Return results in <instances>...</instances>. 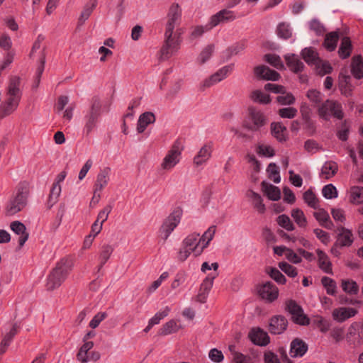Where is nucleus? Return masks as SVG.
Listing matches in <instances>:
<instances>
[{"mask_svg": "<svg viewBox=\"0 0 363 363\" xmlns=\"http://www.w3.org/2000/svg\"><path fill=\"white\" fill-rule=\"evenodd\" d=\"M73 265L74 261L72 257L68 256L60 259L48 276L46 289L52 291L59 288L67 279Z\"/></svg>", "mask_w": 363, "mask_h": 363, "instance_id": "obj_1", "label": "nucleus"}, {"mask_svg": "<svg viewBox=\"0 0 363 363\" xmlns=\"http://www.w3.org/2000/svg\"><path fill=\"white\" fill-rule=\"evenodd\" d=\"M216 232V226L211 225L203 234L192 233L182 241V246L186 250H205L209 247Z\"/></svg>", "mask_w": 363, "mask_h": 363, "instance_id": "obj_2", "label": "nucleus"}, {"mask_svg": "<svg viewBox=\"0 0 363 363\" xmlns=\"http://www.w3.org/2000/svg\"><path fill=\"white\" fill-rule=\"evenodd\" d=\"M28 193V184L25 182L20 183L7 203L6 214L13 216L22 211L27 204Z\"/></svg>", "mask_w": 363, "mask_h": 363, "instance_id": "obj_3", "label": "nucleus"}, {"mask_svg": "<svg viewBox=\"0 0 363 363\" xmlns=\"http://www.w3.org/2000/svg\"><path fill=\"white\" fill-rule=\"evenodd\" d=\"M183 147L179 140H176L167 151L161 162V168L164 171L172 170L179 163L182 157Z\"/></svg>", "mask_w": 363, "mask_h": 363, "instance_id": "obj_4", "label": "nucleus"}, {"mask_svg": "<svg viewBox=\"0 0 363 363\" xmlns=\"http://www.w3.org/2000/svg\"><path fill=\"white\" fill-rule=\"evenodd\" d=\"M318 113L320 118L328 121L331 116L342 119L344 116L342 105L333 100L327 99L318 108Z\"/></svg>", "mask_w": 363, "mask_h": 363, "instance_id": "obj_5", "label": "nucleus"}, {"mask_svg": "<svg viewBox=\"0 0 363 363\" xmlns=\"http://www.w3.org/2000/svg\"><path fill=\"white\" fill-rule=\"evenodd\" d=\"M181 41L177 32H171L170 35H168V32H165L164 44L161 49L162 60H167L176 55L180 48Z\"/></svg>", "mask_w": 363, "mask_h": 363, "instance_id": "obj_6", "label": "nucleus"}, {"mask_svg": "<svg viewBox=\"0 0 363 363\" xmlns=\"http://www.w3.org/2000/svg\"><path fill=\"white\" fill-rule=\"evenodd\" d=\"M182 216L181 210L174 211L163 221L160 230V237L163 240H167L174 230L179 224Z\"/></svg>", "mask_w": 363, "mask_h": 363, "instance_id": "obj_7", "label": "nucleus"}, {"mask_svg": "<svg viewBox=\"0 0 363 363\" xmlns=\"http://www.w3.org/2000/svg\"><path fill=\"white\" fill-rule=\"evenodd\" d=\"M267 123V118L261 111L250 107L248 108V115L244 121V126L248 130L256 131Z\"/></svg>", "mask_w": 363, "mask_h": 363, "instance_id": "obj_8", "label": "nucleus"}, {"mask_svg": "<svg viewBox=\"0 0 363 363\" xmlns=\"http://www.w3.org/2000/svg\"><path fill=\"white\" fill-rule=\"evenodd\" d=\"M285 309L291 315V320L296 324L301 325L310 324L309 318L304 314L302 307L296 301L292 299L286 301Z\"/></svg>", "mask_w": 363, "mask_h": 363, "instance_id": "obj_9", "label": "nucleus"}, {"mask_svg": "<svg viewBox=\"0 0 363 363\" xmlns=\"http://www.w3.org/2000/svg\"><path fill=\"white\" fill-rule=\"evenodd\" d=\"M20 86V78L18 77H12L10 79L8 85L5 101L13 104V106H18L21 98V91Z\"/></svg>", "mask_w": 363, "mask_h": 363, "instance_id": "obj_10", "label": "nucleus"}, {"mask_svg": "<svg viewBox=\"0 0 363 363\" xmlns=\"http://www.w3.org/2000/svg\"><path fill=\"white\" fill-rule=\"evenodd\" d=\"M182 20V9L177 4H173L170 6L167 13V21L166 23L165 32L175 33L174 29L178 26Z\"/></svg>", "mask_w": 363, "mask_h": 363, "instance_id": "obj_11", "label": "nucleus"}, {"mask_svg": "<svg viewBox=\"0 0 363 363\" xmlns=\"http://www.w3.org/2000/svg\"><path fill=\"white\" fill-rule=\"evenodd\" d=\"M234 69V65L230 64L225 65L220 69H219L216 73L210 76L208 78L206 79L203 82V87H210L224 79H225L233 71Z\"/></svg>", "mask_w": 363, "mask_h": 363, "instance_id": "obj_12", "label": "nucleus"}, {"mask_svg": "<svg viewBox=\"0 0 363 363\" xmlns=\"http://www.w3.org/2000/svg\"><path fill=\"white\" fill-rule=\"evenodd\" d=\"M259 296L267 303H272L279 296L278 288L271 281H266L258 288Z\"/></svg>", "mask_w": 363, "mask_h": 363, "instance_id": "obj_13", "label": "nucleus"}, {"mask_svg": "<svg viewBox=\"0 0 363 363\" xmlns=\"http://www.w3.org/2000/svg\"><path fill=\"white\" fill-rule=\"evenodd\" d=\"M288 320L282 315H273L269 319V331L273 335L282 334L287 328Z\"/></svg>", "mask_w": 363, "mask_h": 363, "instance_id": "obj_14", "label": "nucleus"}, {"mask_svg": "<svg viewBox=\"0 0 363 363\" xmlns=\"http://www.w3.org/2000/svg\"><path fill=\"white\" fill-rule=\"evenodd\" d=\"M236 18L234 11L226 9H222L210 18V28H214L222 23L233 21Z\"/></svg>", "mask_w": 363, "mask_h": 363, "instance_id": "obj_15", "label": "nucleus"}, {"mask_svg": "<svg viewBox=\"0 0 363 363\" xmlns=\"http://www.w3.org/2000/svg\"><path fill=\"white\" fill-rule=\"evenodd\" d=\"M337 230L336 245L339 247H350L354 240L352 232L343 227L339 228Z\"/></svg>", "mask_w": 363, "mask_h": 363, "instance_id": "obj_16", "label": "nucleus"}, {"mask_svg": "<svg viewBox=\"0 0 363 363\" xmlns=\"http://www.w3.org/2000/svg\"><path fill=\"white\" fill-rule=\"evenodd\" d=\"M213 145L211 143L205 144L201 147L194 157V164L196 167L206 164L211 157Z\"/></svg>", "mask_w": 363, "mask_h": 363, "instance_id": "obj_17", "label": "nucleus"}, {"mask_svg": "<svg viewBox=\"0 0 363 363\" xmlns=\"http://www.w3.org/2000/svg\"><path fill=\"white\" fill-rule=\"evenodd\" d=\"M249 337L255 345L265 346L270 342L267 332L260 328H254L249 333Z\"/></svg>", "mask_w": 363, "mask_h": 363, "instance_id": "obj_18", "label": "nucleus"}, {"mask_svg": "<svg viewBox=\"0 0 363 363\" xmlns=\"http://www.w3.org/2000/svg\"><path fill=\"white\" fill-rule=\"evenodd\" d=\"M110 168L106 167L98 173L94 183V190L101 193L103 189L108 185L110 180Z\"/></svg>", "mask_w": 363, "mask_h": 363, "instance_id": "obj_19", "label": "nucleus"}, {"mask_svg": "<svg viewBox=\"0 0 363 363\" xmlns=\"http://www.w3.org/2000/svg\"><path fill=\"white\" fill-rule=\"evenodd\" d=\"M11 230L18 236V242L21 247L27 241L29 234L26 232L25 225L20 221H13L10 225Z\"/></svg>", "mask_w": 363, "mask_h": 363, "instance_id": "obj_20", "label": "nucleus"}, {"mask_svg": "<svg viewBox=\"0 0 363 363\" xmlns=\"http://www.w3.org/2000/svg\"><path fill=\"white\" fill-rule=\"evenodd\" d=\"M255 74L257 77L272 81L279 80L280 75L264 65L257 66L255 68Z\"/></svg>", "mask_w": 363, "mask_h": 363, "instance_id": "obj_21", "label": "nucleus"}, {"mask_svg": "<svg viewBox=\"0 0 363 363\" xmlns=\"http://www.w3.org/2000/svg\"><path fill=\"white\" fill-rule=\"evenodd\" d=\"M308 350V345L301 339L295 338L291 342L290 354L291 357H303Z\"/></svg>", "mask_w": 363, "mask_h": 363, "instance_id": "obj_22", "label": "nucleus"}, {"mask_svg": "<svg viewBox=\"0 0 363 363\" xmlns=\"http://www.w3.org/2000/svg\"><path fill=\"white\" fill-rule=\"evenodd\" d=\"M357 311L353 308L341 307L336 308L333 312V317L334 320L338 322H343L345 320L354 316Z\"/></svg>", "mask_w": 363, "mask_h": 363, "instance_id": "obj_23", "label": "nucleus"}, {"mask_svg": "<svg viewBox=\"0 0 363 363\" xmlns=\"http://www.w3.org/2000/svg\"><path fill=\"white\" fill-rule=\"evenodd\" d=\"M347 198L352 204H363V187L352 186L347 191Z\"/></svg>", "mask_w": 363, "mask_h": 363, "instance_id": "obj_24", "label": "nucleus"}, {"mask_svg": "<svg viewBox=\"0 0 363 363\" xmlns=\"http://www.w3.org/2000/svg\"><path fill=\"white\" fill-rule=\"evenodd\" d=\"M155 121V116L152 112H145L142 113L138 120L137 123V131L138 133H143L146 128L154 123Z\"/></svg>", "mask_w": 363, "mask_h": 363, "instance_id": "obj_25", "label": "nucleus"}, {"mask_svg": "<svg viewBox=\"0 0 363 363\" xmlns=\"http://www.w3.org/2000/svg\"><path fill=\"white\" fill-rule=\"evenodd\" d=\"M338 170V165L333 161H327L322 166L320 177L322 179H330L334 177Z\"/></svg>", "mask_w": 363, "mask_h": 363, "instance_id": "obj_26", "label": "nucleus"}, {"mask_svg": "<svg viewBox=\"0 0 363 363\" xmlns=\"http://www.w3.org/2000/svg\"><path fill=\"white\" fill-rule=\"evenodd\" d=\"M351 73L357 79H360L363 77V59L362 56L357 55L352 57Z\"/></svg>", "mask_w": 363, "mask_h": 363, "instance_id": "obj_27", "label": "nucleus"}, {"mask_svg": "<svg viewBox=\"0 0 363 363\" xmlns=\"http://www.w3.org/2000/svg\"><path fill=\"white\" fill-rule=\"evenodd\" d=\"M314 217L322 226L331 230L333 228V223L331 221L329 214L322 208L318 210L313 213Z\"/></svg>", "mask_w": 363, "mask_h": 363, "instance_id": "obj_28", "label": "nucleus"}, {"mask_svg": "<svg viewBox=\"0 0 363 363\" xmlns=\"http://www.w3.org/2000/svg\"><path fill=\"white\" fill-rule=\"evenodd\" d=\"M306 97L314 107L319 106L324 102V95L315 89H310L306 92Z\"/></svg>", "mask_w": 363, "mask_h": 363, "instance_id": "obj_29", "label": "nucleus"}, {"mask_svg": "<svg viewBox=\"0 0 363 363\" xmlns=\"http://www.w3.org/2000/svg\"><path fill=\"white\" fill-rule=\"evenodd\" d=\"M287 66L294 72H299L302 71L304 65L303 63L298 59V56L292 55H286L285 56Z\"/></svg>", "mask_w": 363, "mask_h": 363, "instance_id": "obj_30", "label": "nucleus"}, {"mask_svg": "<svg viewBox=\"0 0 363 363\" xmlns=\"http://www.w3.org/2000/svg\"><path fill=\"white\" fill-rule=\"evenodd\" d=\"M262 189L267 197L272 201H278L281 198L279 189L272 184L263 182Z\"/></svg>", "mask_w": 363, "mask_h": 363, "instance_id": "obj_31", "label": "nucleus"}, {"mask_svg": "<svg viewBox=\"0 0 363 363\" xmlns=\"http://www.w3.org/2000/svg\"><path fill=\"white\" fill-rule=\"evenodd\" d=\"M247 196L252 202L254 208L259 213H264L265 211V206L262 202L261 196L256 192L249 190L247 192Z\"/></svg>", "mask_w": 363, "mask_h": 363, "instance_id": "obj_32", "label": "nucleus"}, {"mask_svg": "<svg viewBox=\"0 0 363 363\" xmlns=\"http://www.w3.org/2000/svg\"><path fill=\"white\" fill-rule=\"evenodd\" d=\"M318 252V262L319 267L327 274H333L332 264L324 251Z\"/></svg>", "mask_w": 363, "mask_h": 363, "instance_id": "obj_33", "label": "nucleus"}, {"mask_svg": "<svg viewBox=\"0 0 363 363\" xmlns=\"http://www.w3.org/2000/svg\"><path fill=\"white\" fill-rule=\"evenodd\" d=\"M272 134L279 141L283 142L286 140L287 131L286 127L279 123H273L271 125Z\"/></svg>", "mask_w": 363, "mask_h": 363, "instance_id": "obj_34", "label": "nucleus"}, {"mask_svg": "<svg viewBox=\"0 0 363 363\" xmlns=\"http://www.w3.org/2000/svg\"><path fill=\"white\" fill-rule=\"evenodd\" d=\"M96 5V0H89V1L85 4L79 18V23L80 24H83L89 18Z\"/></svg>", "mask_w": 363, "mask_h": 363, "instance_id": "obj_35", "label": "nucleus"}, {"mask_svg": "<svg viewBox=\"0 0 363 363\" xmlns=\"http://www.w3.org/2000/svg\"><path fill=\"white\" fill-rule=\"evenodd\" d=\"M99 118L89 114H86L84 118L83 133L89 135L96 127Z\"/></svg>", "mask_w": 363, "mask_h": 363, "instance_id": "obj_36", "label": "nucleus"}, {"mask_svg": "<svg viewBox=\"0 0 363 363\" xmlns=\"http://www.w3.org/2000/svg\"><path fill=\"white\" fill-rule=\"evenodd\" d=\"M302 56L308 65H315L319 62L317 52L311 48L303 49L302 50Z\"/></svg>", "mask_w": 363, "mask_h": 363, "instance_id": "obj_37", "label": "nucleus"}, {"mask_svg": "<svg viewBox=\"0 0 363 363\" xmlns=\"http://www.w3.org/2000/svg\"><path fill=\"white\" fill-rule=\"evenodd\" d=\"M352 50L351 40L349 38L345 37L342 39L338 53L341 58L345 59L350 55Z\"/></svg>", "mask_w": 363, "mask_h": 363, "instance_id": "obj_38", "label": "nucleus"}, {"mask_svg": "<svg viewBox=\"0 0 363 363\" xmlns=\"http://www.w3.org/2000/svg\"><path fill=\"white\" fill-rule=\"evenodd\" d=\"M291 216L299 227L304 228L306 226L307 220L302 210L294 208L291 211Z\"/></svg>", "mask_w": 363, "mask_h": 363, "instance_id": "obj_39", "label": "nucleus"}, {"mask_svg": "<svg viewBox=\"0 0 363 363\" xmlns=\"http://www.w3.org/2000/svg\"><path fill=\"white\" fill-rule=\"evenodd\" d=\"M250 97L253 101L262 104H267L271 101L269 95L264 93L261 90L253 91L251 93Z\"/></svg>", "mask_w": 363, "mask_h": 363, "instance_id": "obj_40", "label": "nucleus"}, {"mask_svg": "<svg viewBox=\"0 0 363 363\" xmlns=\"http://www.w3.org/2000/svg\"><path fill=\"white\" fill-rule=\"evenodd\" d=\"M338 38L339 36L337 32H331L328 33L325 38V48L330 51L334 50L336 48Z\"/></svg>", "mask_w": 363, "mask_h": 363, "instance_id": "obj_41", "label": "nucleus"}, {"mask_svg": "<svg viewBox=\"0 0 363 363\" xmlns=\"http://www.w3.org/2000/svg\"><path fill=\"white\" fill-rule=\"evenodd\" d=\"M303 199L304 201L310 207L318 209L319 208V201L316 197L315 194L311 190L306 191L303 194Z\"/></svg>", "mask_w": 363, "mask_h": 363, "instance_id": "obj_42", "label": "nucleus"}, {"mask_svg": "<svg viewBox=\"0 0 363 363\" xmlns=\"http://www.w3.org/2000/svg\"><path fill=\"white\" fill-rule=\"evenodd\" d=\"M267 272L269 277L273 279L279 284H284L286 279L284 275L277 268L269 267L267 269Z\"/></svg>", "mask_w": 363, "mask_h": 363, "instance_id": "obj_43", "label": "nucleus"}, {"mask_svg": "<svg viewBox=\"0 0 363 363\" xmlns=\"http://www.w3.org/2000/svg\"><path fill=\"white\" fill-rule=\"evenodd\" d=\"M214 51V47L212 45H208L201 51L200 55L197 58V62L200 65H203L206 63L212 56V54Z\"/></svg>", "mask_w": 363, "mask_h": 363, "instance_id": "obj_44", "label": "nucleus"}, {"mask_svg": "<svg viewBox=\"0 0 363 363\" xmlns=\"http://www.w3.org/2000/svg\"><path fill=\"white\" fill-rule=\"evenodd\" d=\"M267 172L269 178L274 183L279 184L281 182V177L278 167L275 163H270L267 167Z\"/></svg>", "mask_w": 363, "mask_h": 363, "instance_id": "obj_45", "label": "nucleus"}, {"mask_svg": "<svg viewBox=\"0 0 363 363\" xmlns=\"http://www.w3.org/2000/svg\"><path fill=\"white\" fill-rule=\"evenodd\" d=\"M277 35L284 39H289L292 36V30L289 24L281 23L277 26Z\"/></svg>", "mask_w": 363, "mask_h": 363, "instance_id": "obj_46", "label": "nucleus"}, {"mask_svg": "<svg viewBox=\"0 0 363 363\" xmlns=\"http://www.w3.org/2000/svg\"><path fill=\"white\" fill-rule=\"evenodd\" d=\"M278 225L288 231L294 230V225L289 217L285 214L280 215L277 218Z\"/></svg>", "mask_w": 363, "mask_h": 363, "instance_id": "obj_47", "label": "nucleus"}, {"mask_svg": "<svg viewBox=\"0 0 363 363\" xmlns=\"http://www.w3.org/2000/svg\"><path fill=\"white\" fill-rule=\"evenodd\" d=\"M342 288L344 291L350 294H357L359 291L357 284L352 280H342Z\"/></svg>", "mask_w": 363, "mask_h": 363, "instance_id": "obj_48", "label": "nucleus"}, {"mask_svg": "<svg viewBox=\"0 0 363 363\" xmlns=\"http://www.w3.org/2000/svg\"><path fill=\"white\" fill-rule=\"evenodd\" d=\"M179 326L174 320H171L163 325L162 328L160 330V334L162 335H167L173 333L177 332Z\"/></svg>", "mask_w": 363, "mask_h": 363, "instance_id": "obj_49", "label": "nucleus"}, {"mask_svg": "<svg viewBox=\"0 0 363 363\" xmlns=\"http://www.w3.org/2000/svg\"><path fill=\"white\" fill-rule=\"evenodd\" d=\"M321 283L325 288L327 294L329 295H335L336 293V283L330 277H323L321 279Z\"/></svg>", "mask_w": 363, "mask_h": 363, "instance_id": "obj_50", "label": "nucleus"}, {"mask_svg": "<svg viewBox=\"0 0 363 363\" xmlns=\"http://www.w3.org/2000/svg\"><path fill=\"white\" fill-rule=\"evenodd\" d=\"M323 196L327 199H336L338 196V192L336 187L329 184L323 186L322 189Z\"/></svg>", "mask_w": 363, "mask_h": 363, "instance_id": "obj_51", "label": "nucleus"}, {"mask_svg": "<svg viewBox=\"0 0 363 363\" xmlns=\"http://www.w3.org/2000/svg\"><path fill=\"white\" fill-rule=\"evenodd\" d=\"M216 276V274L208 275L207 277H206L205 279L203 281V282L201 284L199 292L203 293V294L208 295V293L213 286V280H214Z\"/></svg>", "mask_w": 363, "mask_h": 363, "instance_id": "obj_52", "label": "nucleus"}, {"mask_svg": "<svg viewBox=\"0 0 363 363\" xmlns=\"http://www.w3.org/2000/svg\"><path fill=\"white\" fill-rule=\"evenodd\" d=\"M17 106H13V104L4 100L0 105V116L5 117L10 115L17 108Z\"/></svg>", "mask_w": 363, "mask_h": 363, "instance_id": "obj_53", "label": "nucleus"}, {"mask_svg": "<svg viewBox=\"0 0 363 363\" xmlns=\"http://www.w3.org/2000/svg\"><path fill=\"white\" fill-rule=\"evenodd\" d=\"M101 113V103L97 98L93 99L89 111L86 113L90 116L99 118Z\"/></svg>", "mask_w": 363, "mask_h": 363, "instance_id": "obj_54", "label": "nucleus"}, {"mask_svg": "<svg viewBox=\"0 0 363 363\" xmlns=\"http://www.w3.org/2000/svg\"><path fill=\"white\" fill-rule=\"evenodd\" d=\"M264 59L268 63L277 69H282L284 67L283 62L278 55L274 54H267L265 55Z\"/></svg>", "mask_w": 363, "mask_h": 363, "instance_id": "obj_55", "label": "nucleus"}, {"mask_svg": "<svg viewBox=\"0 0 363 363\" xmlns=\"http://www.w3.org/2000/svg\"><path fill=\"white\" fill-rule=\"evenodd\" d=\"M278 266L280 269L286 274L289 277H295L297 276V270L296 267L289 264L286 262H279Z\"/></svg>", "mask_w": 363, "mask_h": 363, "instance_id": "obj_56", "label": "nucleus"}, {"mask_svg": "<svg viewBox=\"0 0 363 363\" xmlns=\"http://www.w3.org/2000/svg\"><path fill=\"white\" fill-rule=\"evenodd\" d=\"M277 101L281 105H291L295 102V97L291 93L285 91V94L277 96Z\"/></svg>", "mask_w": 363, "mask_h": 363, "instance_id": "obj_57", "label": "nucleus"}, {"mask_svg": "<svg viewBox=\"0 0 363 363\" xmlns=\"http://www.w3.org/2000/svg\"><path fill=\"white\" fill-rule=\"evenodd\" d=\"M257 153L267 157H272L274 155V148L267 144H261L257 147Z\"/></svg>", "mask_w": 363, "mask_h": 363, "instance_id": "obj_58", "label": "nucleus"}, {"mask_svg": "<svg viewBox=\"0 0 363 363\" xmlns=\"http://www.w3.org/2000/svg\"><path fill=\"white\" fill-rule=\"evenodd\" d=\"M62 187L61 185L53 184V186L51 189L50 196H49V203L52 206L55 203L61 194Z\"/></svg>", "mask_w": 363, "mask_h": 363, "instance_id": "obj_59", "label": "nucleus"}, {"mask_svg": "<svg viewBox=\"0 0 363 363\" xmlns=\"http://www.w3.org/2000/svg\"><path fill=\"white\" fill-rule=\"evenodd\" d=\"M113 206L111 205L106 206L102 210H101L97 216V218L96 221H98L99 223H103L107 220L108 218L109 213L111 212Z\"/></svg>", "mask_w": 363, "mask_h": 363, "instance_id": "obj_60", "label": "nucleus"}, {"mask_svg": "<svg viewBox=\"0 0 363 363\" xmlns=\"http://www.w3.org/2000/svg\"><path fill=\"white\" fill-rule=\"evenodd\" d=\"M309 28L314 31L316 35H320L324 33L325 28L323 25L317 19L314 18L309 22Z\"/></svg>", "mask_w": 363, "mask_h": 363, "instance_id": "obj_61", "label": "nucleus"}, {"mask_svg": "<svg viewBox=\"0 0 363 363\" xmlns=\"http://www.w3.org/2000/svg\"><path fill=\"white\" fill-rule=\"evenodd\" d=\"M317 72L320 75H325L330 73L332 71V67L328 62H322L319 59L318 65H315Z\"/></svg>", "mask_w": 363, "mask_h": 363, "instance_id": "obj_62", "label": "nucleus"}, {"mask_svg": "<svg viewBox=\"0 0 363 363\" xmlns=\"http://www.w3.org/2000/svg\"><path fill=\"white\" fill-rule=\"evenodd\" d=\"M313 232L317 238L323 244L328 245L330 242V236L327 232L319 228L315 229Z\"/></svg>", "mask_w": 363, "mask_h": 363, "instance_id": "obj_63", "label": "nucleus"}, {"mask_svg": "<svg viewBox=\"0 0 363 363\" xmlns=\"http://www.w3.org/2000/svg\"><path fill=\"white\" fill-rule=\"evenodd\" d=\"M233 361L235 363H253L250 357L238 352L233 353Z\"/></svg>", "mask_w": 363, "mask_h": 363, "instance_id": "obj_64", "label": "nucleus"}]
</instances>
